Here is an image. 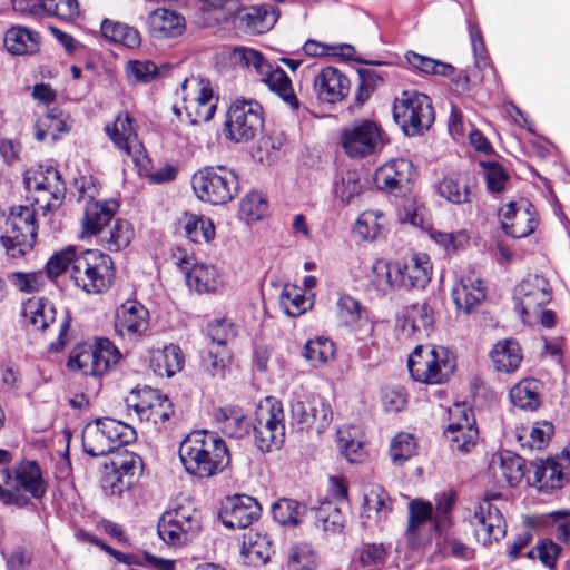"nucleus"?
<instances>
[{"mask_svg":"<svg viewBox=\"0 0 570 570\" xmlns=\"http://www.w3.org/2000/svg\"><path fill=\"white\" fill-rule=\"evenodd\" d=\"M317 567L316 552L307 544L295 546L287 559L288 570H315Z\"/></svg>","mask_w":570,"mask_h":570,"instance_id":"nucleus-63","label":"nucleus"},{"mask_svg":"<svg viewBox=\"0 0 570 570\" xmlns=\"http://www.w3.org/2000/svg\"><path fill=\"white\" fill-rule=\"evenodd\" d=\"M316 525L324 532L336 534L344 528V517L332 502H325L315 511Z\"/></svg>","mask_w":570,"mask_h":570,"instance_id":"nucleus-55","label":"nucleus"},{"mask_svg":"<svg viewBox=\"0 0 570 570\" xmlns=\"http://www.w3.org/2000/svg\"><path fill=\"white\" fill-rule=\"evenodd\" d=\"M452 298L458 309L469 314L485 298L482 279L474 273L463 276L452 288Z\"/></svg>","mask_w":570,"mask_h":570,"instance_id":"nucleus-26","label":"nucleus"},{"mask_svg":"<svg viewBox=\"0 0 570 570\" xmlns=\"http://www.w3.org/2000/svg\"><path fill=\"white\" fill-rule=\"evenodd\" d=\"M24 184L33 205L43 215L60 207L66 195V184L58 169L52 166L38 165L24 173Z\"/></svg>","mask_w":570,"mask_h":570,"instance_id":"nucleus-7","label":"nucleus"},{"mask_svg":"<svg viewBox=\"0 0 570 570\" xmlns=\"http://www.w3.org/2000/svg\"><path fill=\"white\" fill-rule=\"evenodd\" d=\"M394 501L387 491L379 484H370L364 492L363 509L367 519L376 523L387 520L393 511Z\"/></svg>","mask_w":570,"mask_h":570,"instance_id":"nucleus-30","label":"nucleus"},{"mask_svg":"<svg viewBox=\"0 0 570 570\" xmlns=\"http://www.w3.org/2000/svg\"><path fill=\"white\" fill-rule=\"evenodd\" d=\"M279 17V9L273 4L252 6V35H262L269 31Z\"/></svg>","mask_w":570,"mask_h":570,"instance_id":"nucleus-58","label":"nucleus"},{"mask_svg":"<svg viewBox=\"0 0 570 570\" xmlns=\"http://www.w3.org/2000/svg\"><path fill=\"white\" fill-rule=\"evenodd\" d=\"M283 409L274 397H265L255 410L254 431L255 444L262 453L278 449L284 439Z\"/></svg>","mask_w":570,"mask_h":570,"instance_id":"nucleus-10","label":"nucleus"},{"mask_svg":"<svg viewBox=\"0 0 570 570\" xmlns=\"http://www.w3.org/2000/svg\"><path fill=\"white\" fill-rule=\"evenodd\" d=\"M501 228L505 235L513 238H523L532 234L538 225L534 206L524 198L509 202L498 213Z\"/></svg>","mask_w":570,"mask_h":570,"instance_id":"nucleus-15","label":"nucleus"},{"mask_svg":"<svg viewBox=\"0 0 570 570\" xmlns=\"http://www.w3.org/2000/svg\"><path fill=\"white\" fill-rule=\"evenodd\" d=\"M455 432H450L448 429L444 431V435L449 439L451 448L460 453H468L472 448L475 446L479 431L475 425H464L463 428L456 429Z\"/></svg>","mask_w":570,"mask_h":570,"instance_id":"nucleus-61","label":"nucleus"},{"mask_svg":"<svg viewBox=\"0 0 570 570\" xmlns=\"http://www.w3.org/2000/svg\"><path fill=\"white\" fill-rule=\"evenodd\" d=\"M2 474L7 487L20 489L33 499H41L47 492L42 471L33 460L21 461L12 469L6 468L2 470Z\"/></svg>","mask_w":570,"mask_h":570,"instance_id":"nucleus-19","label":"nucleus"},{"mask_svg":"<svg viewBox=\"0 0 570 570\" xmlns=\"http://www.w3.org/2000/svg\"><path fill=\"white\" fill-rule=\"evenodd\" d=\"M36 139L38 141L45 140L48 132L51 134L52 139H58V135L69 131V126L65 118L62 110L52 108L48 112L40 117L36 124Z\"/></svg>","mask_w":570,"mask_h":570,"instance_id":"nucleus-48","label":"nucleus"},{"mask_svg":"<svg viewBox=\"0 0 570 570\" xmlns=\"http://www.w3.org/2000/svg\"><path fill=\"white\" fill-rule=\"evenodd\" d=\"M215 422L220 432L233 439H240L249 432V421L236 406L219 407L215 412Z\"/></svg>","mask_w":570,"mask_h":570,"instance_id":"nucleus-33","label":"nucleus"},{"mask_svg":"<svg viewBox=\"0 0 570 570\" xmlns=\"http://www.w3.org/2000/svg\"><path fill=\"white\" fill-rule=\"evenodd\" d=\"M553 432L552 423L548 421L535 422L529 431L523 430V434L519 435V441L522 442L525 439L530 449L540 450L548 444Z\"/></svg>","mask_w":570,"mask_h":570,"instance_id":"nucleus-62","label":"nucleus"},{"mask_svg":"<svg viewBox=\"0 0 570 570\" xmlns=\"http://www.w3.org/2000/svg\"><path fill=\"white\" fill-rule=\"evenodd\" d=\"M185 235L194 243L210 242L215 238V226L209 217L196 214H185Z\"/></svg>","mask_w":570,"mask_h":570,"instance_id":"nucleus-47","label":"nucleus"},{"mask_svg":"<svg viewBox=\"0 0 570 570\" xmlns=\"http://www.w3.org/2000/svg\"><path fill=\"white\" fill-rule=\"evenodd\" d=\"M501 498L500 493L487 495L475 508L471 524L478 541L483 546L499 541L507 533V523L500 509L492 503Z\"/></svg>","mask_w":570,"mask_h":570,"instance_id":"nucleus-14","label":"nucleus"},{"mask_svg":"<svg viewBox=\"0 0 570 570\" xmlns=\"http://www.w3.org/2000/svg\"><path fill=\"white\" fill-rule=\"evenodd\" d=\"M176 264L185 273L188 287L197 293L214 292L222 283L220 275L214 265L202 263L190 266L186 257L178 258Z\"/></svg>","mask_w":570,"mask_h":570,"instance_id":"nucleus-23","label":"nucleus"},{"mask_svg":"<svg viewBox=\"0 0 570 570\" xmlns=\"http://www.w3.org/2000/svg\"><path fill=\"white\" fill-rule=\"evenodd\" d=\"M101 242L110 252H119L127 247L134 236V229L129 222L117 219L112 227L101 233Z\"/></svg>","mask_w":570,"mask_h":570,"instance_id":"nucleus-50","label":"nucleus"},{"mask_svg":"<svg viewBox=\"0 0 570 570\" xmlns=\"http://www.w3.org/2000/svg\"><path fill=\"white\" fill-rule=\"evenodd\" d=\"M79 247L67 246L66 248L55 253L46 264V272L48 278L53 279L60 276L63 272L71 268L73 261L77 258Z\"/></svg>","mask_w":570,"mask_h":570,"instance_id":"nucleus-59","label":"nucleus"},{"mask_svg":"<svg viewBox=\"0 0 570 570\" xmlns=\"http://www.w3.org/2000/svg\"><path fill=\"white\" fill-rule=\"evenodd\" d=\"M434 323L433 311L428 303L412 304L405 307L402 333L407 337L429 334Z\"/></svg>","mask_w":570,"mask_h":570,"instance_id":"nucleus-29","label":"nucleus"},{"mask_svg":"<svg viewBox=\"0 0 570 570\" xmlns=\"http://www.w3.org/2000/svg\"><path fill=\"white\" fill-rule=\"evenodd\" d=\"M518 298V309L523 318L527 321L531 315L539 314L552 298V292L549 282L539 275H530L524 278L515 292Z\"/></svg>","mask_w":570,"mask_h":570,"instance_id":"nucleus-18","label":"nucleus"},{"mask_svg":"<svg viewBox=\"0 0 570 570\" xmlns=\"http://www.w3.org/2000/svg\"><path fill=\"white\" fill-rule=\"evenodd\" d=\"M313 88L320 100L335 104L347 96L350 80L337 68L325 67L315 76Z\"/></svg>","mask_w":570,"mask_h":570,"instance_id":"nucleus-22","label":"nucleus"},{"mask_svg":"<svg viewBox=\"0 0 570 570\" xmlns=\"http://www.w3.org/2000/svg\"><path fill=\"white\" fill-rule=\"evenodd\" d=\"M127 406L129 410H134L141 421L165 422L171 415V404L168 397L149 386L132 390L131 395L127 399Z\"/></svg>","mask_w":570,"mask_h":570,"instance_id":"nucleus-17","label":"nucleus"},{"mask_svg":"<svg viewBox=\"0 0 570 570\" xmlns=\"http://www.w3.org/2000/svg\"><path fill=\"white\" fill-rule=\"evenodd\" d=\"M400 289H423L431 281L432 265L426 255H414L409 261L400 263Z\"/></svg>","mask_w":570,"mask_h":570,"instance_id":"nucleus-27","label":"nucleus"},{"mask_svg":"<svg viewBox=\"0 0 570 570\" xmlns=\"http://www.w3.org/2000/svg\"><path fill=\"white\" fill-rule=\"evenodd\" d=\"M114 262L109 255L98 249L79 247L71 268V281L88 294L106 292L114 281Z\"/></svg>","mask_w":570,"mask_h":570,"instance_id":"nucleus-3","label":"nucleus"},{"mask_svg":"<svg viewBox=\"0 0 570 570\" xmlns=\"http://www.w3.org/2000/svg\"><path fill=\"white\" fill-rule=\"evenodd\" d=\"M247 105H249V100L245 98L237 99L227 111L225 122L227 137L236 142H246L249 139V126L247 124L249 109L246 110Z\"/></svg>","mask_w":570,"mask_h":570,"instance_id":"nucleus-35","label":"nucleus"},{"mask_svg":"<svg viewBox=\"0 0 570 570\" xmlns=\"http://www.w3.org/2000/svg\"><path fill=\"white\" fill-rule=\"evenodd\" d=\"M474 184L464 173H451L438 185L439 195L446 202L462 205L470 204L474 198Z\"/></svg>","mask_w":570,"mask_h":570,"instance_id":"nucleus-28","label":"nucleus"},{"mask_svg":"<svg viewBox=\"0 0 570 570\" xmlns=\"http://www.w3.org/2000/svg\"><path fill=\"white\" fill-rule=\"evenodd\" d=\"M150 366L159 376L170 377L184 366V355L179 346L170 344L151 354Z\"/></svg>","mask_w":570,"mask_h":570,"instance_id":"nucleus-39","label":"nucleus"},{"mask_svg":"<svg viewBox=\"0 0 570 570\" xmlns=\"http://www.w3.org/2000/svg\"><path fill=\"white\" fill-rule=\"evenodd\" d=\"M390 554V546L384 543L367 542L362 543L355 550L357 563L364 570H381Z\"/></svg>","mask_w":570,"mask_h":570,"instance_id":"nucleus-46","label":"nucleus"},{"mask_svg":"<svg viewBox=\"0 0 570 570\" xmlns=\"http://www.w3.org/2000/svg\"><path fill=\"white\" fill-rule=\"evenodd\" d=\"M407 367L416 382L440 384L448 381L455 363L443 347L416 346L409 356Z\"/></svg>","mask_w":570,"mask_h":570,"instance_id":"nucleus-9","label":"nucleus"},{"mask_svg":"<svg viewBox=\"0 0 570 570\" xmlns=\"http://www.w3.org/2000/svg\"><path fill=\"white\" fill-rule=\"evenodd\" d=\"M416 441L410 433L401 432L396 434L390 445V456L393 463L403 464L405 461L416 454Z\"/></svg>","mask_w":570,"mask_h":570,"instance_id":"nucleus-60","label":"nucleus"},{"mask_svg":"<svg viewBox=\"0 0 570 570\" xmlns=\"http://www.w3.org/2000/svg\"><path fill=\"white\" fill-rule=\"evenodd\" d=\"M41 209L33 205H16L8 213L0 243L11 258H20L29 253L38 234L37 214Z\"/></svg>","mask_w":570,"mask_h":570,"instance_id":"nucleus-2","label":"nucleus"},{"mask_svg":"<svg viewBox=\"0 0 570 570\" xmlns=\"http://www.w3.org/2000/svg\"><path fill=\"white\" fill-rule=\"evenodd\" d=\"M149 327V312L137 301L121 304L115 316V332L124 338L136 340Z\"/></svg>","mask_w":570,"mask_h":570,"instance_id":"nucleus-20","label":"nucleus"},{"mask_svg":"<svg viewBox=\"0 0 570 570\" xmlns=\"http://www.w3.org/2000/svg\"><path fill=\"white\" fill-rule=\"evenodd\" d=\"M136 438V430L131 425L115 419L102 417L86 424L82 431V446L90 456H104L120 446L132 443Z\"/></svg>","mask_w":570,"mask_h":570,"instance_id":"nucleus-4","label":"nucleus"},{"mask_svg":"<svg viewBox=\"0 0 570 570\" xmlns=\"http://www.w3.org/2000/svg\"><path fill=\"white\" fill-rule=\"evenodd\" d=\"M22 315L35 330L45 331L55 322L56 308L46 298L32 297L23 303Z\"/></svg>","mask_w":570,"mask_h":570,"instance_id":"nucleus-38","label":"nucleus"},{"mask_svg":"<svg viewBox=\"0 0 570 570\" xmlns=\"http://www.w3.org/2000/svg\"><path fill=\"white\" fill-rule=\"evenodd\" d=\"M564 465L556 459H547L534 464L533 478L542 492L561 489L564 484Z\"/></svg>","mask_w":570,"mask_h":570,"instance_id":"nucleus-37","label":"nucleus"},{"mask_svg":"<svg viewBox=\"0 0 570 570\" xmlns=\"http://www.w3.org/2000/svg\"><path fill=\"white\" fill-rule=\"evenodd\" d=\"M285 144V136L281 131L271 135H263L257 140L256 153L253 155L261 164H272L279 157L281 149Z\"/></svg>","mask_w":570,"mask_h":570,"instance_id":"nucleus-51","label":"nucleus"},{"mask_svg":"<svg viewBox=\"0 0 570 570\" xmlns=\"http://www.w3.org/2000/svg\"><path fill=\"white\" fill-rule=\"evenodd\" d=\"M114 213L115 203L88 202L82 219L85 230L91 235L102 233L104 227L111 220Z\"/></svg>","mask_w":570,"mask_h":570,"instance_id":"nucleus-41","label":"nucleus"},{"mask_svg":"<svg viewBox=\"0 0 570 570\" xmlns=\"http://www.w3.org/2000/svg\"><path fill=\"white\" fill-rule=\"evenodd\" d=\"M303 355L313 366H317L334 358L335 347L332 341L320 336L305 344Z\"/></svg>","mask_w":570,"mask_h":570,"instance_id":"nucleus-54","label":"nucleus"},{"mask_svg":"<svg viewBox=\"0 0 570 570\" xmlns=\"http://www.w3.org/2000/svg\"><path fill=\"white\" fill-rule=\"evenodd\" d=\"M178 455L185 471L196 478H210L229 463V452L216 433L197 431L187 435L179 445Z\"/></svg>","mask_w":570,"mask_h":570,"instance_id":"nucleus-1","label":"nucleus"},{"mask_svg":"<svg viewBox=\"0 0 570 570\" xmlns=\"http://www.w3.org/2000/svg\"><path fill=\"white\" fill-rule=\"evenodd\" d=\"M100 30L102 36L109 41L122 45L129 49H136L141 43L139 31L122 22L104 19Z\"/></svg>","mask_w":570,"mask_h":570,"instance_id":"nucleus-44","label":"nucleus"},{"mask_svg":"<svg viewBox=\"0 0 570 570\" xmlns=\"http://www.w3.org/2000/svg\"><path fill=\"white\" fill-rule=\"evenodd\" d=\"M169 68L170 66L167 63L156 66L149 60H130L126 66V71L129 79L147 83L163 77Z\"/></svg>","mask_w":570,"mask_h":570,"instance_id":"nucleus-49","label":"nucleus"},{"mask_svg":"<svg viewBox=\"0 0 570 570\" xmlns=\"http://www.w3.org/2000/svg\"><path fill=\"white\" fill-rule=\"evenodd\" d=\"M121 358L120 351L106 337L76 345L69 354L67 366L83 375L100 377L107 374Z\"/></svg>","mask_w":570,"mask_h":570,"instance_id":"nucleus-5","label":"nucleus"},{"mask_svg":"<svg viewBox=\"0 0 570 570\" xmlns=\"http://www.w3.org/2000/svg\"><path fill=\"white\" fill-rule=\"evenodd\" d=\"M393 118L410 137L429 130L435 115L431 99L415 90H403L393 101Z\"/></svg>","mask_w":570,"mask_h":570,"instance_id":"nucleus-6","label":"nucleus"},{"mask_svg":"<svg viewBox=\"0 0 570 570\" xmlns=\"http://www.w3.org/2000/svg\"><path fill=\"white\" fill-rule=\"evenodd\" d=\"M147 24L149 33L157 39L178 37L186 29L184 16L167 8H157L151 11Z\"/></svg>","mask_w":570,"mask_h":570,"instance_id":"nucleus-24","label":"nucleus"},{"mask_svg":"<svg viewBox=\"0 0 570 570\" xmlns=\"http://www.w3.org/2000/svg\"><path fill=\"white\" fill-rule=\"evenodd\" d=\"M341 145L351 158H364L382 148V129L368 119L356 120L341 131Z\"/></svg>","mask_w":570,"mask_h":570,"instance_id":"nucleus-12","label":"nucleus"},{"mask_svg":"<svg viewBox=\"0 0 570 570\" xmlns=\"http://www.w3.org/2000/svg\"><path fill=\"white\" fill-rule=\"evenodd\" d=\"M39 38L28 28L12 27L4 33L3 45L11 55H31L38 50Z\"/></svg>","mask_w":570,"mask_h":570,"instance_id":"nucleus-40","label":"nucleus"},{"mask_svg":"<svg viewBox=\"0 0 570 570\" xmlns=\"http://www.w3.org/2000/svg\"><path fill=\"white\" fill-rule=\"evenodd\" d=\"M401 267L400 262H389L386 259H376L372 266L370 281L382 294L392 291H401Z\"/></svg>","mask_w":570,"mask_h":570,"instance_id":"nucleus-34","label":"nucleus"},{"mask_svg":"<svg viewBox=\"0 0 570 570\" xmlns=\"http://www.w3.org/2000/svg\"><path fill=\"white\" fill-rule=\"evenodd\" d=\"M362 189L360 175L355 170L342 171L333 186L335 197L343 204L351 203L354 197L361 194Z\"/></svg>","mask_w":570,"mask_h":570,"instance_id":"nucleus-53","label":"nucleus"},{"mask_svg":"<svg viewBox=\"0 0 570 570\" xmlns=\"http://www.w3.org/2000/svg\"><path fill=\"white\" fill-rule=\"evenodd\" d=\"M106 132L119 150L128 155L130 154L131 145L136 141L137 134L132 126V118L128 112H120L112 126H106Z\"/></svg>","mask_w":570,"mask_h":570,"instance_id":"nucleus-45","label":"nucleus"},{"mask_svg":"<svg viewBox=\"0 0 570 570\" xmlns=\"http://www.w3.org/2000/svg\"><path fill=\"white\" fill-rule=\"evenodd\" d=\"M191 187L200 202L223 205L230 202L238 193V179L225 167H204L191 177Z\"/></svg>","mask_w":570,"mask_h":570,"instance_id":"nucleus-8","label":"nucleus"},{"mask_svg":"<svg viewBox=\"0 0 570 570\" xmlns=\"http://www.w3.org/2000/svg\"><path fill=\"white\" fill-rule=\"evenodd\" d=\"M543 385L535 379H523L513 385L509 392L512 404L522 411L533 412L542 402Z\"/></svg>","mask_w":570,"mask_h":570,"instance_id":"nucleus-31","label":"nucleus"},{"mask_svg":"<svg viewBox=\"0 0 570 570\" xmlns=\"http://www.w3.org/2000/svg\"><path fill=\"white\" fill-rule=\"evenodd\" d=\"M193 83L197 89V96L195 97V101L197 104V117L204 121H209L216 111V104L213 102L214 96L210 82L203 78L184 79L180 83V94L184 101L187 100V95L185 92L187 88Z\"/></svg>","mask_w":570,"mask_h":570,"instance_id":"nucleus-36","label":"nucleus"},{"mask_svg":"<svg viewBox=\"0 0 570 570\" xmlns=\"http://www.w3.org/2000/svg\"><path fill=\"white\" fill-rule=\"evenodd\" d=\"M456 493L454 491H444L434 498L435 509H433V523L436 532H443L452 522V511L455 505Z\"/></svg>","mask_w":570,"mask_h":570,"instance_id":"nucleus-52","label":"nucleus"},{"mask_svg":"<svg viewBox=\"0 0 570 570\" xmlns=\"http://www.w3.org/2000/svg\"><path fill=\"white\" fill-rule=\"evenodd\" d=\"M202 523L195 509L178 507L166 511L159 519L157 532L168 546L181 547L190 542L199 532Z\"/></svg>","mask_w":570,"mask_h":570,"instance_id":"nucleus-11","label":"nucleus"},{"mask_svg":"<svg viewBox=\"0 0 570 570\" xmlns=\"http://www.w3.org/2000/svg\"><path fill=\"white\" fill-rule=\"evenodd\" d=\"M301 510V504L289 499H281L272 504L273 518L284 525H298Z\"/></svg>","mask_w":570,"mask_h":570,"instance_id":"nucleus-64","label":"nucleus"},{"mask_svg":"<svg viewBox=\"0 0 570 570\" xmlns=\"http://www.w3.org/2000/svg\"><path fill=\"white\" fill-rule=\"evenodd\" d=\"M279 306L287 315L297 316L308 308L309 302L301 287L287 284L279 295Z\"/></svg>","mask_w":570,"mask_h":570,"instance_id":"nucleus-56","label":"nucleus"},{"mask_svg":"<svg viewBox=\"0 0 570 570\" xmlns=\"http://www.w3.org/2000/svg\"><path fill=\"white\" fill-rule=\"evenodd\" d=\"M385 226V216L381 210L363 212L356 222V230L364 239H375Z\"/></svg>","mask_w":570,"mask_h":570,"instance_id":"nucleus-57","label":"nucleus"},{"mask_svg":"<svg viewBox=\"0 0 570 570\" xmlns=\"http://www.w3.org/2000/svg\"><path fill=\"white\" fill-rule=\"evenodd\" d=\"M245 495L228 498L219 512L222 523L229 529L246 530L249 527V507Z\"/></svg>","mask_w":570,"mask_h":570,"instance_id":"nucleus-42","label":"nucleus"},{"mask_svg":"<svg viewBox=\"0 0 570 570\" xmlns=\"http://www.w3.org/2000/svg\"><path fill=\"white\" fill-rule=\"evenodd\" d=\"M292 425L299 431H312L322 433L332 421V409L324 399L320 396L295 395L291 401Z\"/></svg>","mask_w":570,"mask_h":570,"instance_id":"nucleus-13","label":"nucleus"},{"mask_svg":"<svg viewBox=\"0 0 570 570\" xmlns=\"http://www.w3.org/2000/svg\"><path fill=\"white\" fill-rule=\"evenodd\" d=\"M490 357L498 372L512 373L519 368L523 354L515 340L507 338L493 346Z\"/></svg>","mask_w":570,"mask_h":570,"instance_id":"nucleus-32","label":"nucleus"},{"mask_svg":"<svg viewBox=\"0 0 570 570\" xmlns=\"http://www.w3.org/2000/svg\"><path fill=\"white\" fill-rule=\"evenodd\" d=\"M203 11H217L216 21L224 20L233 24L239 32L249 31V11L240 7L238 0H199Z\"/></svg>","mask_w":570,"mask_h":570,"instance_id":"nucleus-25","label":"nucleus"},{"mask_svg":"<svg viewBox=\"0 0 570 570\" xmlns=\"http://www.w3.org/2000/svg\"><path fill=\"white\" fill-rule=\"evenodd\" d=\"M252 67L258 76V80L268 86L293 110L299 108V100L294 92L292 81L286 72L278 66H273L263 55L252 49Z\"/></svg>","mask_w":570,"mask_h":570,"instance_id":"nucleus-16","label":"nucleus"},{"mask_svg":"<svg viewBox=\"0 0 570 570\" xmlns=\"http://www.w3.org/2000/svg\"><path fill=\"white\" fill-rule=\"evenodd\" d=\"M492 468L495 476H501L510 487L519 484L524 476L523 459L510 451L501 452Z\"/></svg>","mask_w":570,"mask_h":570,"instance_id":"nucleus-43","label":"nucleus"},{"mask_svg":"<svg viewBox=\"0 0 570 570\" xmlns=\"http://www.w3.org/2000/svg\"><path fill=\"white\" fill-rule=\"evenodd\" d=\"M415 169L407 159H394L382 166L375 176L381 188L389 191L405 193L415 179Z\"/></svg>","mask_w":570,"mask_h":570,"instance_id":"nucleus-21","label":"nucleus"}]
</instances>
